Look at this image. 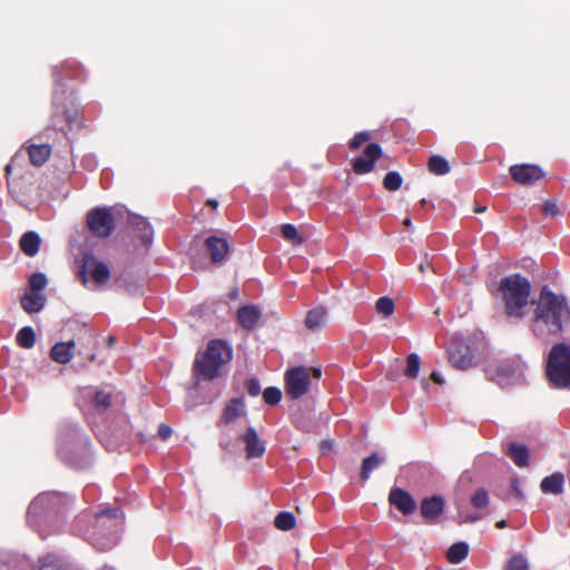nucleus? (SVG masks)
<instances>
[{"label": "nucleus", "mask_w": 570, "mask_h": 570, "mask_svg": "<svg viewBox=\"0 0 570 570\" xmlns=\"http://www.w3.org/2000/svg\"><path fill=\"white\" fill-rule=\"evenodd\" d=\"M533 305L531 330L535 336L556 335L569 325L570 306L564 295L544 286Z\"/></svg>", "instance_id": "f257e3e1"}, {"label": "nucleus", "mask_w": 570, "mask_h": 570, "mask_svg": "<svg viewBox=\"0 0 570 570\" xmlns=\"http://www.w3.org/2000/svg\"><path fill=\"white\" fill-rule=\"evenodd\" d=\"M122 525V513L118 509L100 511L96 515L95 528L87 540L98 550L111 549L118 542Z\"/></svg>", "instance_id": "f03ea898"}, {"label": "nucleus", "mask_w": 570, "mask_h": 570, "mask_svg": "<svg viewBox=\"0 0 570 570\" xmlns=\"http://www.w3.org/2000/svg\"><path fill=\"white\" fill-rule=\"evenodd\" d=\"M530 283L520 275H511L501 281L500 291L509 317L522 318L530 296Z\"/></svg>", "instance_id": "7ed1b4c3"}, {"label": "nucleus", "mask_w": 570, "mask_h": 570, "mask_svg": "<svg viewBox=\"0 0 570 570\" xmlns=\"http://www.w3.org/2000/svg\"><path fill=\"white\" fill-rule=\"evenodd\" d=\"M232 360V348L223 341H212L202 356L196 357L195 372L205 380L220 375L222 368Z\"/></svg>", "instance_id": "20e7f679"}, {"label": "nucleus", "mask_w": 570, "mask_h": 570, "mask_svg": "<svg viewBox=\"0 0 570 570\" xmlns=\"http://www.w3.org/2000/svg\"><path fill=\"white\" fill-rule=\"evenodd\" d=\"M547 375L558 387L570 386V346L557 344L552 347L547 361Z\"/></svg>", "instance_id": "39448f33"}, {"label": "nucleus", "mask_w": 570, "mask_h": 570, "mask_svg": "<svg viewBox=\"0 0 570 570\" xmlns=\"http://www.w3.org/2000/svg\"><path fill=\"white\" fill-rule=\"evenodd\" d=\"M525 368L527 365L521 357L513 356L489 362L485 368V375L489 380L503 386L521 380Z\"/></svg>", "instance_id": "423d86ee"}, {"label": "nucleus", "mask_w": 570, "mask_h": 570, "mask_svg": "<svg viewBox=\"0 0 570 570\" xmlns=\"http://www.w3.org/2000/svg\"><path fill=\"white\" fill-rule=\"evenodd\" d=\"M80 277L82 283L89 288L99 289L105 287L110 279V268L94 254L86 253L82 256Z\"/></svg>", "instance_id": "0eeeda50"}, {"label": "nucleus", "mask_w": 570, "mask_h": 570, "mask_svg": "<svg viewBox=\"0 0 570 570\" xmlns=\"http://www.w3.org/2000/svg\"><path fill=\"white\" fill-rule=\"evenodd\" d=\"M311 385L309 370L297 366L285 373V391L292 399H298L307 393Z\"/></svg>", "instance_id": "6e6552de"}, {"label": "nucleus", "mask_w": 570, "mask_h": 570, "mask_svg": "<svg viewBox=\"0 0 570 570\" xmlns=\"http://www.w3.org/2000/svg\"><path fill=\"white\" fill-rule=\"evenodd\" d=\"M87 225L91 233L98 237H107L115 228L110 208H95L87 215Z\"/></svg>", "instance_id": "1a4fd4ad"}, {"label": "nucleus", "mask_w": 570, "mask_h": 570, "mask_svg": "<svg viewBox=\"0 0 570 570\" xmlns=\"http://www.w3.org/2000/svg\"><path fill=\"white\" fill-rule=\"evenodd\" d=\"M514 181L521 185H531L544 176L543 170L537 165H513L509 169Z\"/></svg>", "instance_id": "9d476101"}, {"label": "nucleus", "mask_w": 570, "mask_h": 570, "mask_svg": "<svg viewBox=\"0 0 570 570\" xmlns=\"http://www.w3.org/2000/svg\"><path fill=\"white\" fill-rule=\"evenodd\" d=\"M239 439L244 444L245 456L247 460L261 458L265 453L266 444L261 440L253 426H248Z\"/></svg>", "instance_id": "9b49d317"}, {"label": "nucleus", "mask_w": 570, "mask_h": 570, "mask_svg": "<svg viewBox=\"0 0 570 570\" xmlns=\"http://www.w3.org/2000/svg\"><path fill=\"white\" fill-rule=\"evenodd\" d=\"M449 362L459 370H466L473 364V355L463 342H455L448 350Z\"/></svg>", "instance_id": "f8f14e48"}, {"label": "nucleus", "mask_w": 570, "mask_h": 570, "mask_svg": "<svg viewBox=\"0 0 570 570\" xmlns=\"http://www.w3.org/2000/svg\"><path fill=\"white\" fill-rule=\"evenodd\" d=\"M381 155L382 149L377 144L367 145L363 156L354 159L353 170L360 175L372 171L375 160H377Z\"/></svg>", "instance_id": "ddd939ff"}, {"label": "nucleus", "mask_w": 570, "mask_h": 570, "mask_svg": "<svg viewBox=\"0 0 570 570\" xmlns=\"http://www.w3.org/2000/svg\"><path fill=\"white\" fill-rule=\"evenodd\" d=\"M205 246L213 263H222L229 252L227 239L223 236L213 235L207 237Z\"/></svg>", "instance_id": "4468645a"}, {"label": "nucleus", "mask_w": 570, "mask_h": 570, "mask_svg": "<svg viewBox=\"0 0 570 570\" xmlns=\"http://www.w3.org/2000/svg\"><path fill=\"white\" fill-rule=\"evenodd\" d=\"M389 501L403 514H411L415 510V501L410 493L402 489H392Z\"/></svg>", "instance_id": "2eb2a0df"}, {"label": "nucleus", "mask_w": 570, "mask_h": 570, "mask_svg": "<svg viewBox=\"0 0 570 570\" xmlns=\"http://www.w3.org/2000/svg\"><path fill=\"white\" fill-rule=\"evenodd\" d=\"M58 500L59 495L56 493H41L40 495H38L29 505V521L33 515L39 514L41 511L46 509H53Z\"/></svg>", "instance_id": "dca6fc26"}, {"label": "nucleus", "mask_w": 570, "mask_h": 570, "mask_svg": "<svg viewBox=\"0 0 570 570\" xmlns=\"http://www.w3.org/2000/svg\"><path fill=\"white\" fill-rule=\"evenodd\" d=\"M328 321V312L324 306H316L308 311L305 317V326L313 332L324 328Z\"/></svg>", "instance_id": "f3484780"}, {"label": "nucleus", "mask_w": 570, "mask_h": 570, "mask_svg": "<svg viewBox=\"0 0 570 570\" xmlns=\"http://www.w3.org/2000/svg\"><path fill=\"white\" fill-rule=\"evenodd\" d=\"M444 500L439 495L425 499L421 503V513L430 522H434L443 512Z\"/></svg>", "instance_id": "a211bd4d"}, {"label": "nucleus", "mask_w": 570, "mask_h": 570, "mask_svg": "<svg viewBox=\"0 0 570 570\" xmlns=\"http://www.w3.org/2000/svg\"><path fill=\"white\" fill-rule=\"evenodd\" d=\"M261 309L254 305H246L238 309L237 321L245 330H253L261 318Z\"/></svg>", "instance_id": "6ab92c4d"}, {"label": "nucleus", "mask_w": 570, "mask_h": 570, "mask_svg": "<svg viewBox=\"0 0 570 570\" xmlns=\"http://www.w3.org/2000/svg\"><path fill=\"white\" fill-rule=\"evenodd\" d=\"M53 107H55V117H61L65 119V121L72 128L78 127L80 125V121L78 119V110L76 108H68L66 107L62 101H60V97L57 92H55L53 96Z\"/></svg>", "instance_id": "aec40b11"}, {"label": "nucleus", "mask_w": 570, "mask_h": 570, "mask_svg": "<svg viewBox=\"0 0 570 570\" xmlns=\"http://www.w3.org/2000/svg\"><path fill=\"white\" fill-rule=\"evenodd\" d=\"M246 415L245 403L243 397H236L229 401L223 413V421L227 424Z\"/></svg>", "instance_id": "412c9836"}, {"label": "nucleus", "mask_w": 570, "mask_h": 570, "mask_svg": "<svg viewBox=\"0 0 570 570\" xmlns=\"http://www.w3.org/2000/svg\"><path fill=\"white\" fill-rule=\"evenodd\" d=\"M46 303V297L41 293L28 292L21 297V307L28 314L40 312Z\"/></svg>", "instance_id": "4be33fe9"}, {"label": "nucleus", "mask_w": 570, "mask_h": 570, "mask_svg": "<svg viewBox=\"0 0 570 570\" xmlns=\"http://www.w3.org/2000/svg\"><path fill=\"white\" fill-rule=\"evenodd\" d=\"M75 343L61 342L53 345L51 348V357L61 364L68 363L73 356Z\"/></svg>", "instance_id": "5701e85b"}, {"label": "nucleus", "mask_w": 570, "mask_h": 570, "mask_svg": "<svg viewBox=\"0 0 570 570\" xmlns=\"http://www.w3.org/2000/svg\"><path fill=\"white\" fill-rule=\"evenodd\" d=\"M564 478L561 473H553L541 481V490L543 493L560 494L563 491Z\"/></svg>", "instance_id": "b1692460"}, {"label": "nucleus", "mask_w": 570, "mask_h": 570, "mask_svg": "<svg viewBox=\"0 0 570 570\" xmlns=\"http://www.w3.org/2000/svg\"><path fill=\"white\" fill-rule=\"evenodd\" d=\"M40 237L36 232H27L20 239V248L28 256H35L40 246Z\"/></svg>", "instance_id": "393cba45"}, {"label": "nucleus", "mask_w": 570, "mask_h": 570, "mask_svg": "<svg viewBox=\"0 0 570 570\" xmlns=\"http://www.w3.org/2000/svg\"><path fill=\"white\" fill-rule=\"evenodd\" d=\"M130 224L136 228V230L139 232V237L141 242L146 246L150 245L154 235L150 224L144 217L140 216H134L130 220Z\"/></svg>", "instance_id": "a878e982"}, {"label": "nucleus", "mask_w": 570, "mask_h": 570, "mask_svg": "<svg viewBox=\"0 0 570 570\" xmlns=\"http://www.w3.org/2000/svg\"><path fill=\"white\" fill-rule=\"evenodd\" d=\"M385 462V458L379 453H372L362 463L361 479L366 481L373 470L379 469Z\"/></svg>", "instance_id": "bb28decb"}, {"label": "nucleus", "mask_w": 570, "mask_h": 570, "mask_svg": "<svg viewBox=\"0 0 570 570\" xmlns=\"http://www.w3.org/2000/svg\"><path fill=\"white\" fill-rule=\"evenodd\" d=\"M28 154L32 165L41 166L50 156V147L48 145H31Z\"/></svg>", "instance_id": "cd10ccee"}, {"label": "nucleus", "mask_w": 570, "mask_h": 570, "mask_svg": "<svg viewBox=\"0 0 570 570\" xmlns=\"http://www.w3.org/2000/svg\"><path fill=\"white\" fill-rule=\"evenodd\" d=\"M469 552V546L465 542H458L452 544L446 553L448 561L456 564L464 560Z\"/></svg>", "instance_id": "c85d7f7f"}, {"label": "nucleus", "mask_w": 570, "mask_h": 570, "mask_svg": "<svg viewBox=\"0 0 570 570\" xmlns=\"http://www.w3.org/2000/svg\"><path fill=\"white\" fill-rule=\"evenodd\" d=\"M37 570H70L62 560L53 554H48L39 560Z\"/></svg>", "instance_id": "c756f323"}, {"label": "nucleus", "mask_w": 570, "mask_h": 570, "mask_svg": "<svg viewBox=\"0 0 570 570\" xmlns=\"http://www.w3.org/2000/svg\"><path fill=\"white\" fill-rule=\"evenodd\" d=\"M509 456L518 466L528 465V449L524 445L512 443L509 448Z\"/></svg>", "instance_id": "7c9ffc66"}, {"label": "nucleus", "mask_w": 570, "mask_h": 570, "mask_svg": "<svg viewBox=\"0 0 570 570\" xmlns=\"http://www.w3.org/2000/svg\"><path fill=\"white\" fill-rule=\"evenodd\" d=\"M111 391L100 390L96 391L92 396L94 406L97 411H105L111 405Z\"/></svg>", "instance_id": "2f4dec72"}, {"label": "nucleus", "mask_w": 570, "mask_h": 570, "mask_svg": "<svg viewBox=\"0 0 570 570\" xmlns=\"http://www.w3.org/2000/svg\"><path fill=\"white\" fill-rule=\"evenodd\" d=\"M429 170L434 175H445L450 171V165L445 158L432 156L429 160Z\"/></svg>", "instance_id": "473e14b6"}, {"label": "nucleus", "mask_w": 570, "mask_h": 570, "mask_svg": "<svg viewBox=\"0 0 570 570\" xmlns=\"http://www.w3.org/2000/svg\"><path fill=\"white\" fill-rule=\"evenodd\" d=\"M17 342L21 347L31 348L36 342V335L31 327H22L17 334Z\"/></svg>", "instance_id": "72a5a7b5"}, {"label": "nucleus", "mask_w": 570, "mask_h": 570, "mask_svg": "<svg viewBox=\"0 0 570 570\" xmlns=\"http://www.w3.org/2000/svg\"><path fill=\"white\" fill-rule=\"evenodd\" d=\"M375 309L384 317H389L394 313L395 305L392 298L384 296L380 297L375 303Z\"/></svg>", "instance_id": "f704fd0d"}, {"label": "nucleus", "mask_w": 570, "mask_h": 570, "mask_svg": "<svg viewBox=\"0 0 570 570\" xmlns=\"http://www.w3.org/2000/svg\"><path fill=\"white\" fill-rule=\"evenodd\" d=\"M274 523L277 529L287 531L294 528L295 517L291 512H281L275 518Z\"/></svg>", "instance_id": "c9c22d12"}, {"label": "nucleus", "mask_w": 570, "mask_h": 570, "mask_svg": "<svg viewBox=\"0 0 570 570\" xmlns=\"http://www.w3.org/2000/svg\"><path fill=\"white\" fill-rule=\"evenodd\" d=\"M402 177L397 171H389L383 180V185L387 190H397L402 185Z\"/></svg>", "instance_id": "e433bc0d"}, {"label": "nucleus", "mask_w": 570, "mask_h": 570, "mask_svg": "<svg viewBox=\"0 0 570 570\" xmlns=\"http://www.w3.org/2000/svg\"><path fill=\"white\" fill-rule=\"evenodd\" d=\"M47 277L42 273H35L29 278L30 292L40 293L47 285Z\"/></svg>", "instance_id": "4c0bfd02"}, {"label": "nucleus", "mask_w": 570, "mask_h": 570, "mask_svg": "<svg viewBox=\"0 0 570 570\" xmlns=\"http://www.w3.org/2000/svg\"><path fill=\"white\" fill-rule=\"evenodd\" d=\"M420 371V357L417 354H410L407 356L405 375L409 377H416Z\"/></svg>", "instance_id": "58836bf2"}, {"label": "nucleus", "mask_w": 570, "mask_h": 570, "mask_svg": "<svg viewBox=\"0 0 570 570\" xmlns=\"http://www.w3.org/2000/svg\"><path fill=\"white\" fill-rule=\"evenodd\" d=\"M471 503L473 508L478 510H482L487 508L489 503V495L484 489H479L471 498Z\"/></svg>", "instance_id": "ea45409f"}, {"label": "nucleus", "mask_w": 570, "mask_h": 570, "mask_svg": "<svg viewBox=\"0 0 570 570\" xmlns=\"http://www.w3.org/2000/svg\"><path fill=\"white\" fill-rule=\"evenodd\" d=\"M505 570H528V560L521 554H514L507 562Z\"/></svg>", "instance_id": "a19ab883"}, {"label": "nucleus", "mask_w": 570, "mask_h": 570, "mask_svg": "<svg viewBox=\"0 0 570 570\" xmlns=\"http://www.w3.org/2000/svg\"><path fill=\"white\" fill-rule=\"evenodd\" d=\"M282 234L285 239L292 240L295 244H299L302 242L297 228L292 224L283 225Z\"/></svg>", "instance_id": "79ce46f5"}, {"label": "nucleus", "mask_w": 570, "mask_h": 570, "mask_svg": "<svg viewBox=\"0 0 570 570\" xmlns=\"http://www.w3.org/2000/svg\"><path fill=\"white\" fill-rule=\"evenodd\" d=\"M264 401L269 405L277 404L282 399V392L277 387H267L263 393Z\"/></svg>", "instance_id": "37998d69"}, {"label": "nucleus", "mask_w": 570, "mask_h": 570, "mask_svg": "<svg viewBox=\"0 0 570 570\" xmlns=\"http://www.w3.org/2000/svg\"><path fill=\"white\" fill-rule=\"evenodd\" d=\"M371 136L367 131H361L356 134L350 142L352 149L360 148L364 142L370 140Z\"/></svg>", "instance_id": "c03bdc74"}, {"label": "nucleus", "mask_w": 570, "mask_h": 570, "mask_svg": "<svg viewBox=\"0 0 570 570\" xmlns=\"http://www.w3.org/2000/svg\"><path fill=\"white\" fill-rule=\"evenodd\" d=\"M459 517L464 522H475V521L482 519L483 513H481V512L470 513V512H465L463 510H460L459 511Z\"/></svg>", "instance_id": "a18cd8bd"}, {"label": "nucleus", "mask_w": 570, "mask_h": 570, "mask_svg": "<svg viewBox=\"0 0 570 570\" xmlns=\"http://www.w3.org/2000/svg\"><path fill=\"white\" fill-rule=\"evenodd\" d=\"M546 216L556 217L559 215V208L554 202H546L542 206Z\"/></svg>", "instance_id": "49530a36"}, {"label": "nucleus", "mask_w": 570, "mask_h": 570, "mask_svg": "<svg viewBox=\"0 0 570 570\" xmlns=\"http://www.w3.org/2000/svg\"><path fill=\"white\" fill-rule=\"evenodd\" d=\"M115 284L119 287V288H125L126 291L128 292H135L136 291V287L134 285H131L128 281H127V277L126 276H118L115 278Z\"/></svg>", "instance_id": "de8ad7c7"}, {"label": "nucleus", "mask_w": 570, "mask_h": 570, "mask_svg": "<svg viewBox=\"0 0 570 570\" xmlns=\"http://www.w3.org/2000/svg\"><path fill=\"white\" fill-rule=\"evenodd\" d=\"M246 387H247L248 394L252 396H256L261 393V384H259L258 380H256V379H250L247 382Z\"/></svg>", "instance_id": "09e8293b"}, {"label": "nucleus", "mask_w": 570, "mask_h": 570, "mask_svg": "<svg viewBox=\"0 0 570 570\" xmlns=\"http://www.w3.org/2000/svg\"><path fill=\"white\" fill-rule=\"evenodd\" d=\"M173 433V430L170 426L166 425V424H160L159 428H158V436L161 439V440H167Z\"/></svg>", "instance_id": "8fccbe9b"}, {"label": "nucleus", "mask_w": 570, "mask_h": 570, "mask_svg": "<svg viewBox=\"0 0 570 570\" xmlns=\"http://www.w3.org/2000/svg\"><path fill=\"white\" fill-rule=\"evenodd\" d=\"M431 379H432L436 384H443V382H444L443 377H442V376H441V374H440V373H438V372H433V373L431 374Z\"/></svg>", "instance_id": "3c124183"}, {"label": "nucleus", "mask_w": 570, "mask_h": 570, "mask_svg": "<svg viewBox=\"0 0 570 570\" xmlns=\"http://www.w3.org/2000/svg\"><path fill=\"white\" fill-rule=\"evenodd\" d=\"M312 372L315 379H320L322 375L321 368H312Z\"/></svg>", "instance_id": "603ef678"}, {"label": "nucleus", "mask_w": 570, "mask_h": 570, "mask_svg": "<svg viewBox=\"0 0 570 570\" xmlns=\"http://www.w3.org/2000/svg\"><path fill=\"white\" fill-rule=\"evenodd\" d=\"M207 204H208L209 206H212L213 208H216V207L218 206V202H217V200H215V199H209V200L207 202Z\"/></svg>", "instance_id": "864d4df0"}, {"label": "nucleus", "mask_w": 570, "mask_h": 570, "mask_svg": "<svg viewBox=\"0 0 570 570\" xmlns=\"http://www.w3.org/2000/svg\"><path fill=\"white\" fill-rule=\"evenodd\" d=\"M426 267H431L430 263H426V264L421 263V264L419 265V269H420L421 272H424Z\"/></svg>", "instance_id": "5fc2aeb1"}, {"label": "nucleus", "mask_w": 570, "mask_h": 570, "mask_svg": "<svg viewBox=\"0 0 570 570\" xmlns=\"http://www.w3.org/2000/svg\"><path fill=\"white\" fill-rule=\"evenodd\" d=\"M505 527H507V522L504 520H501V521L497 522V528L503 529Z\"/></svg>", "instance_id": "6e6d98bb"}, {"label": "nucleus", "mask_w": 570, "mask_h": 570, "mask_svg": "<svg viewBox=\"0 0 570 570\" xmlns=\"http://www.w3.org/2000/svg\"><path fill=\"white\" fill-rule=\"evenodd\" d=\"M404 225H405L407 228H410V227L412 226V222H411V219H410V218H405V219H404Z\"/></svg>", "instance_id": "4d7b16f0"}, {"label": "nucleus", "mask_w": 570, "mask_h": 570, "mask_svg": "<svg viewBox=\"0 0 570 570\" xmlns=\"http://www.w3.org/2000/svg\"><path fill=\"white\" fill-rule=\"evenodd\" d=\"M485 209H487V207H476L475 212L476 213H483V212H485Z\"/></svg>", "instance_id": "13d9d810"}, {"label": "nucleus", "mask_w": 570, "mask_h": 570, "mask_svg": "<svg viewBox=\"0 0 570 570\" xmlns=\"http://www.w3.org/2000/svg\"><path fill=\"white\" fill-rule=\"evenodd\" d=\"M10 170H11V165H7V167H6V171L9 174V173H10Z\"/></svg>", "instance_id": "bf43d9fd"}, {"label": "nucleus", "mask_w": 570, "mask_h": 570, "mask_svg": "<svg viewBox=\"0 0 570 570\" xmlns=\"http://www.w3.org/2000/svg\"><path fill=\"white\" fill-rule=\"evenodd\" d=\"M422 385L425 389L429 385V382L428 381H422Z\"/></svg>", "instance_id": "052dcab7"}, {"label": "nucleus", "mask_w": 570, "mask_h": 570, "mask_svg": "<svg viewBox=\"0 0 570 570\" xmlns=\"http://www.w3.org/2000/svg\"><path fill=\"white\" fill-rule=\"evenodd\" d=\"M101 570H114V569H112V568H109V567H106V568H104V569H101Z\"/></svg>", "instance_id": "680f3d73"}]
</instances>
